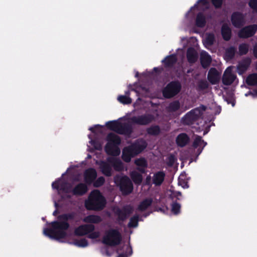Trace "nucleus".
Here are the masks:
<instances>
[{"mask_svg": "<svg viewBox=\"0 0 257 257\" xmlns=\"http://www.w3.org/2000/svg\"><path fill=\"white\" fill-rule=\"evenodd\" d=\"M71 218L70 215L65 214L60 216L57 221L52 222L51 229H44V234L50 238L58 240L65 238L67 236L66 230L69 227L67 221Z\"/></svg>", "mask_w": 257, "mask_h": 257, "instance_id": "obj_1", "label": "nucleus"}, {"mask_svg": "<svg viewBox=\"0 0 257 257\" xmlns=\"http://www.w3.org/2000/svg\"><path fill=\"white\" fill-rule=\"evenodd\" d=\"M150 121V118L143 117L139 118H133L127 122L122 119L119 121H112L107 122L106 125L110 130L119 134H128L131 131L133 123L146 124Z\"/></svg>", "mask_w": 257, "mask_h": 257, "instance_id": "obj_2", "label": "nucleus"}, {"mask_svg": "<svg viewBox=\"0 0 257 257\" xmlns=\"http://www.w3.org/2000/svg\"><path fill=\"white\" fill-rule=\"evenodd\" d=\"M85 204L87 209L89 210H98L104 206L105 200L100 192L95 190L90 193Z\"/></svg>", "mask_w": 257, "mask_h": 257, "instance_id": "obj_3", "label": "nucleus"}, {"mask_svg": "<svg viewBox=\"0 0 257 257\" xmlns=\"http://www.w3.org/2000/svg\"><path fill=\"white\" fill-rule=\"evenodd\" d=\"M146 146L145 141L140 140L130 147L125 148L122 152L123 160L126 162H130L132 157L141 153Z\"/></svg>", "mask_w": 257, "mask_h": 257, "instance_id": "obj_4", "label": "nucleus"}, {"mask_svg": "<svg viewBox=\"0 0 257 257\" xmlns=\"http://www.w3.org/2000/svg\"><path fill=\"white\" fill-rule=\"evenodd\" d=\"M107 143L105 146V151L109 155L117 156L120 154L118 145L120 143L119 138L115 134H110L107 137Z\"/></svg>", "mask_w": 257, "mask_h": 257, "instance_id": "obj_5", "label": "nucleus"}, {"mask_svg": "<svg viewBox=\"0 0 257 257\" xmlns=\"http://www.w3.org/2000/svg\"><path fill=\"white\" fill-rule=\"evenodd\" d=\"M182 86L178 80L169 82L162 90L163 96L166 98H171L177 95L181 90Z\"/></svg>", "mask_w": 257, "mask_h": 257, "instance_id": "obj_6", "label": "nucleus"}, {"mask_svg": "<svg viewBox=\"0 0 257 257\" xmlns=\"http://www.w3.org/2000/svg\"><path fill=\"white\" fill-rule=\"evenodd\" d=\"M121 235L115 229H110L107 231L103 237L104 243L110 245H115L121 241Z\"/></svg>", "mask_w": 257, "mask_h": 257, "instance_id": "obj_7", "label": "nucleus"}, {"mask_svg": "<svg viewBox=\"0 0 257 257\" xmlns=\"http://www.w3.org/2000/svg\"><path fill=\"white\" fill-rule=\"evenodd\" d=\"M114 180L115 183L119 186L123 194H127L132 191L133 184L127 177H117Z\"/></svg>", "mask_w": 257, "mask_h": 257, "instance_id": "obj_8", "label": "nucleus"}, {"mask_svg": "<svg viewBox=\"0 0 257 257\" xmlns=\"http://www.w3.org/2000/svg\"><path fill=\"white\" fill-rule=\"evenodd\" d=\"M257 31V25L246 26L241 29L238 33L240 38L246 39L252 37Z\"/></svg>", "mask_w": 257, "mask_h": 257, "instance_id": "obj_9", "label": "nucleus"}, {"mask_svg": "<svg viewBox=\"0 0 257 257\" xmlns=\"http://www.w3.org/2000/svg\"><path fill=\"white\" fill-rule=\"evenodd\" d=\"M232 24L235 28H240L244 24V18L242 13L239 12H233L231 16Z\"/></svg>", "mask_w": 257, "mask_h": 257, "instance_id": "obj_10", "label": "nucleus"}, {"mask_svg": "<svg viewBox=\"0 0 257 257\" xmlns=\"http://www.w3.org/2000/svg\"><path fill=\"white\" fill-rule=\"evenodd\" d=\"M53 188H55L58 190V193L60 194L63 193V192L69 193L71 191V188L69 185L67 184L64 183L63 180L62 179H60L56 182L52 183Z\"/></svg>", "mask_w": 257, "mask_h": 257, "instance_id": "obj_11", "label": "nucleus"}, {"mask_svg": "<svg viewBox=\"0 0 257 257\" xmlns=\"http://www.w3.org/2000/svg\"><path fill=\"white\" fill-rule=\"evenodd\" d=\"M236 78V76L231 71L230 67H228L224 72L222 77V83L225 85L231 84Z\"/></svg>", "mask_w": 257, "mask_h": 257, "instance_id": "obj_12", "label": "nucleus"}, {"mask_svg": "<svg viewBox=\"0 0 257 257\" xmlns=\"http://www.w3.org/2000/svg\"><path fill=\"white\" fill-rule=\"evenodd\" d=\"M177 62V58L176 54H171L166 56L162 63L166 68H172Z\"/></svg>", "mask_w": 257, "mask_h": 257, "instance_id": "obj_13", "label": "nucleus"}, {"mask_svg": "<svg viewBox=\"0 0 257 257\" xmlns=\"http://www.w3.org/2000/svg\"><path fill=\"white\" fill-rule=\"evenodd\" d=\"M251 62V59L246 57L239 63L237 67V71L239 74L244 73L248 69Z\"/></svg>", "mask_w": 257, "mask_h": 257, "instance_id": "obj_14", "label": "nucleus"}, {"mask_svg": "<svg viewBox=\"0 0 257 257\" xmlns=\"http://www.w3.org/2000/svg\"><path fill=\"white\" fill-rule=\"evenodd\" d=\"M94 229V225L92 224L82 225L75 229L76 234L78 235H84L91 232Z\"/></svg>", "mask_w": 257, "mask_h": 257, "instance_id": "obj_15", "label": "nucleus"}, {"mask_svg": "<svg viewBox=\"0 0 257 257\" xmlns=\"http://www.w3.org/2000/svg\"><path fill=\"white\" fill-rule=\"evenodd\" d=\"M200 60L202 67L203 68H206L210 66L212 59L207 52L202 51L200 53Z\"/></svg>", "mask_w": 257, "mask_h": 257, "instance_id": "obj_16", "label": "nucleus"}, {"mask_svg": "<svg viewBox=\"0 0 257 257\" xmlns=\"http://www.w3.org/2000/svg\"><path fill=\"white\" fill-rule=\"evenodd\" d=\"M219 73L215 68H211L209 70L207 75V78L209 81L212 84H215L219 81Z\"/></svg>", "mask_w": 257, "mask_h": 257, "instance_id": "obj_17", "label": "nucleus"}, {"mask_svg": "<svg viewBox=\"0 0 257 257\" xmlns=\"http://www.w3.org/2000/svg\"><path fill=\"white\" fill-rule=\"evenodd\" d=\"M206 145V143L202 140L201 138L199 136H196L195 137L193 147L195 149H197V153L199 154L202 152L204 147Z\"/></svg>", "mask_w": 257, "mask_h": 257, "instance_id": "obj_18", "label": "nucleus"}, {"mask_svg": "<svg viewBox=\"0 0 257 257\" xmlns=\"http://www.w3.org/2000/svg\"><path fill=\"white\" fill-rule=\"evenodd\" d=\"M186 56L188 62L190 64L195 63L198 59V54L195 50L192 48L188 49Z\"/></svg>", "mask_w": 257, "mask_h": 257, "instance_id": "obj_19", "label": "nucleus"}, {"mask_svg": "<svg viewBox=\"0 0 257 257\" xmlns=\"http://www.w3.org/2000/svg\"><path fill=\"white\" fill-rule=\"evenodd\" d=\"M176 141L178 146L183 147L188 143L189 138L186 134L182 133L177 136Z\"/></svg>", "mask_w": 257, "mask_h": 257, "instance_id": "obj_20", "label": "nucleus"}, {"mask_svg": "<svg viewBox=\"0 0 257 257\" xmlns=\"http://www.w3.org/2000/svg\"><path fill=\"white\" fill-rule=\"evenodd\" d=\"M221 35L223 39L225 41H229L231 37V30L230 28L226 24L222 25L221 30Z\"/></svg>", "mask_w": 257, "mask_h": 257, "instance_id": "obj_21", "label": "nucleus"}, {"mask_svg": "<svg viewBox=\"0 0 257 257\" xmlns=\"http://www.w3.org/2000/svg\"><path fill=\"white\" fill-rule=\"evenodd\" d=\"M206 23V18L204 14L202 12L198 13L195 20L196 26L199 28H203L205 27Z\"/></svg>", "mask_w": 257, "mask_h": 257, "instance_id": "obj_22", "label": "nucleus"}, {"mask_svg": "<svg viewBox=\"0 0 257 257\" xmlns=\"http://www.w3.org/2000/svg\"><path fill=\"white\" fill-rule=\"evenodd\" d=\"M153 203V200L151 198H146L142 200L138 205V209L139 211H144L149 208Z\"/></svg>", "mask_w": 257, "mask_h": 257, "instance_id": "obj_23", "label": "nucleus"}, {"mask_svg": "<svg viewBox=\"0 0 257 257\" xmlns=\"http://www.w3.org/2000/svg\"><path fill=\"white\" fill-rule=\"evenodd\" d=\"M96 177V173L94 169H89L85 173V180L86 183H91Z\"/></svg>", "mask_w": 257, "mask_h": 257, "instance_id": "obj_24", "label": "nucleus"}, {"mask_svg": "<svg viewBox=\"0 0 257 257\" xmlns=\"http://www.w3.org/2000/svg\"><path fill=\"white\" fill-rule=\"evenodd\" d=\"M236 52V49L233 46H230L226 49L225 52V57L228 60L232 59Z\"/></svg>", "mask_w": 257, "mask_h": 257, "instance_id": "obj_25", "label": "nucleus"}, {"mask_svg": "<svg viewBox=\"0 0 257 257\" xmlns=\"http://www.w3.org/2000/svg\"><path fill=\"white\" fill-rule=\"evenodd\" d=\"M83 221L86 223H97L101 221V218L97 215H89L84 217Z\"/></svg>", "mask_w": 257, "mask_h": 257, "instance_id": "obj_26", "label": "nucleus"}, {"mask_svg": "<svg viewBox=\"0 0 257 257\" xmlns=\"http://www.w3.org/2000/svg\"><path fill=\"white\" fill-rule=\"evenodd\" d=\"M87 190V189L86 185L80 184L73 190V193L76 195H82L86 192Z\"/></svg>", "mask_w": 257, "mask_h": 257, "instance_id": "obj_27", "label": "nucleus"}, {"mask_svg": "<svg viewBox=\"0 0 257 257\" xmlns=\"http://www.w3.org/2000/svg\"><path fill=\"white\" fill-rule=\"evenodd\" d=\"M246 83L249 86L257 85V73H252L249 75L246 78Z\"/></svg>", "mask_w": 257, "mask_h": 257, "instance_id": "obj_28", "label": "nucleus"}, {"mask_svg": "<svg viewBox=\"0 0 257 257\" xmlns=\"http://www.w3.org/2000/svg\"><path fill=\"white\" fill-rule=\"evenodd\" d=\"M165 174L163 172H158L153 177V183L156 185H160L163 181Z\"/></svg>", "mask_w": 257, "mask_h": 257, "instance_id": "obj_29", "label": "nucleus"}, {"mask_svg": "<svg viewBox=\"0 0 257 257\" xmlns=\"http://www.w3.org/2000/svg\"><path fill=\"white\" fill-rule=\"evenodd\" d=\"M108 162L113 165L114 169L117 171L121 170L123 168L122 163L119 160L114 158L110 159L108 160Z\"/></svg>", "mask_w": 257, "mask_h": 257, "instance_id": "obj_30", "label": "nucleus"}, {"mask_svg": "<svg viewBox=\"0 0 257 257\" xmlns=\"http://www.w3.org/2000/svg\"><path fill=\"white\" fill-rule=\"evenodd\" d=\"M135 164L138 166V169L142 172L145 171V168L147 167V163L144 159H139L135 161Z\"/></svg>", "mask_w": 257, "mask_h": 257, "instance_id": "obj_31", "label": "nucleus"}, {"mask_svg": "<svg viewBox=\"0 0 257 257\" xmlns=\"http://www.w3.org/2000/svg\"><path fill=\"white\" fill-rule=\"evenodd\" d=\"M249 50V45L246 43L240 44L238 46V53L240 56L246 55Z\"/></svg>", "mask_w": 257, "mask_h": 257, "instance_id": "obj_32", "label": "nucleus"}, {"mask_svg": "<svg viewBox=\"0 0 257 257\" xmlns=\"http://www.w3.org/2000/svg\"><path fill=\"white\" fill-rule=\"evenodd\" d=\"M100 166L101 171L104 175L106 176L111 175V168L107 163L101 162Z\"/></svg>", "mask_w": 257, "mask_h": 257, "instance_id": "obj_33", "label": "nucleus"}, {"mask_svg": "<svg viewBox=\"0 0 257 257\" xmlns=\"http://www.w3.org/2000/svg\"><path fill=\"white\" fill-rule=\"evenodd\" d=\"M117 100L120 103L123 104H129L132 102L130 97L127 95H119L117 97Z\"/></svg>", "mask_w": 257, "mask_h": 257, "instance_id": "obj_34", "label": "nucleus"}, {"mask_svg": "<svg viewBox=\"0 0 257 257\" xmlns=\"http://www.w3.org/2000/svg\"><path fill=\"white\" fill-rule=\"evenodd\" d=\"M131 177L134 183L136 184H140L142 181V176L136 171L132 172Z\"/></svg>", "mask_w": 257, "mask_h": 257, "instance_id": "obj_35", "label": "nucleus"}, {"mask_svg": "<svg viewBox=\"0 0 257 257\" xmlns=\"http://www.w3.org/2000/svg\"><path fill=\"white\" fill-rule=\"evenodd\" d=\"M215 41V37L213 34H209L205 40V43L208 46H212Z\"/></svg>", "mask_w": 257, "mask_h": 257, "instance_id": "obj_36", "label": "nucleus"}, {"mask_svg": "<svg viewBox=\"0 0 257 257\" xmlns=\"http://www.w3.org/2000/svg\"><path fill=\"white\" fill-rule=\"evenodd\" d=\"M208 83L207 81L201 80L198 82V87L201 90H204L208 87Z\"/></svg>", "mask_w": 257, "mask_h": 257, "instance_id": "obj_37", "label": "nucleus"}, {"mask_svg": "<svg viewBox=\"0 0 257 257\" xmlns=\"http://www.w3.org/2000/svg\"><path fill=\"white\" fill-rule=\"evenodd\" d=\"M180 106V104L179 101L175 100L171 103L170 105V108L173 111H177Z\"/></svg>", "mask_w": 257, "mask_h": 257, "instance_id": "obj_38", "label": "nucleus"}, {"mask_svg": "<svg viewBox=\"0 0 257 257\" xmlns=\"http://www.w3.org/2000/svg\"><path fill=\"white\" fill-rule=\"evenodd\" d=\"M148 132L151 135H157L160 132V129L158 126H154L149 128L148 130Z\"/></svg>", "mask_w": 257, "mask_h": 257, "instance_id": "obj_39", "label": "nucleus"}, {"mask_svg": "<svg viewBox=\"0 0 257 257\" xmlns=\"http://www.w3.org/2000/svg\"><path fill=\"white\" fill-rule=\"evenodd\" d=\"M138 217L135 216L132 217L128 224V226L130 227H135L138 226Z\"/></svg>", "mask_w": 257, "mask_h": 257, "instance_id": "obj_40", "label": "nucleus"}, {"mask_svg": "<svg viewBox=\"0 0 257 257\" xmlns=\"http://www.w3.org/2000/svg\"><path fill=\"white\" fill-rule=\"evenodd\" d=\"M180 205L178 203H173L172 206V211L174 214H177L180 212Z\"/></svg>", "mask_w": 257, "mask_h": 257, "instance_id": "obj_41", "label": "nucleus"}, {"mask_svg": "<svg viewBox=\"0 0 257 257\" xmlns=\"http://www.w3.org/2000/svg\"><path fill=\"white\" fill-rule=\"evenodd\" d=\"M167 194L172 198L181 196V193L180 192H176L172 190L168 191Z\"/></svg>", "mask_w": 257, "mask_h": 257, "instance_id": "obj_42", "label": "nucleus"}, {"mask_svg": "<svg viewBox=\"0 0 257 257\" xmlns=\"http://www.w3.org/2000/svg\"><path fill=\"white\" fill-rule=\"evenodd\" d=\"M248 5L252 10L257 11V0H249Z\"/></svg>", "mask_w": 257, "mask_h": 257, "instance_id": "obj_43", "label": "nucleus"}, {"mask_svg": "<svg viewBox=\"0 0 257 257\" xmlns=\"http://www.w3.org/2000/svg\"><path fill=\"white\" fill-rule=\"evenodd\" d=\"M182 177H183V176L182 175H181L179 177L178 184L179 185L181 186L183 188H187L188 187V185L187 182L183 181Z\"/></svg>", "mask_w": 257, "mask_h": 257, "instance_id": "obj_44", "label": "nucleus"}, {"mask_svg": "<svg viewBox=\"0 0 257 257\" xmlns=\"http://www.w3.org/2000/svg\"><path fill=\"white\" fill-rule=\"evenodd\" d=\"M223 0H211L213 5L215 8H220L222 4Z\"/></svg>", "mask_w": 257, "mask_h": 257, "instance_id": "obj_45", "label": "nucleus"}, {"mask_svg": "<svg viewBox=\"0 0 257 257\" xmlns=\"http://www.w3.org/2000/svg\"><path fill=\"white\" fill-rule=\"evenodd\" d=\"M76 245L79 247H85L88 245V243L86 239H81L76 242Z\"/></svg>", "mask_w": 257, "mask_h": 257, "instance_id": "obj_46", "label": "nucleus"}, {"mask_svg": "<svg viewBox=\"0 0 257 257\" xmlns=\"http://www.w3.org/2000/svg\"><path fill=\"white\" fill-rule=\"evenodd\" d=\"M104 182V179L103 177H99L94 182V186L95 187H99L102 185Z\"/></svg>", "mask_w": 257, "mask_h": 257, "instance_id": "obj_47", "label": "nucleus"}, {"mask_svg": "<svg viewBox=\"0 0 257 257\" xmlns=\"http://www.w3.org/2000/svg\"><path fill=\"white\" fill-rule=\"evenodd\" d=\"M116 213L117 215H118V217L121 220H123L124 218H126V215L124 213V211L119 210L118 209H117L116 210Z\"/></svg>", "mask_w": 257, "mask_h": 257, "instance_id": "obj_48", "label": "nucleus"}, {"mask_svg": "<svg viewBox=\"0 0 257 257\" xmlns=\"http://www.w3.org/2000/svg\"><path fill=\"white\" fill-rule=\"evenodd\" d=\"M100 233L98 231L92 232L89 235V237L92 239H95L99 236Z\"/></svg>", "mask_w": 257, "mask_h": 257, "instance_id": "obj_49", "label": "nucleus"}, {"mask_svg": "<svg viewBox=\"0 0 257 257\" xmlns=\"http://www.w3.org/2000/svg\"><path fill=\"white\" fill-rule=\"evenodd\" d=\"M89 138L90 139V143L92 144V145H94V147L96 149H97V150H99L101 148V145H94L93 144L94 143V142H93V141L92 140L90 136H89Z\"/></svg>", "mask_w": 257, "mask_h": 257, "instance_id": "obj_50", "label": "nucleus"}, {"mask_svg": "<svg viewBox=\"0 0 257 257\" xmlns=\"http://www.w3.org/2000/svg\"><path fill=\"white\" fill-rule=\"evenodd\" d=\"M253 54L254 56L257 58V43H256L253 46Z\"/></svg>", "mask_w": 257, "mask_h": 257, "instance_id": "obj_51", "label": "nucleus"}, {"mask_svg": "<svg viewBox=\"0 0 257 257\" xmlns=\"http://www.w3.org/2000/svg\"><path fill=\"white\" fill-rule=\"evenodd\" d=\"M97 128L98 125L95 126L94 127H90L89 128V130L92 131L95 134H97Z\"/></svg>", "mask_w": 257, "mask_h": 257, "instance_id": "obj_52", "label": "nucleus"}, {"mask_svg": "<svg viewBox=\"0 0 257 257\" xmlns=\"http://www.w3.org/2000/svg\"><path fill=\"white\" fill-rule=\"evenodd\" d=\"M198 3L202 4L203 5H206L208 4L207 0H199Z\"/></svg>", "mask_w": 257, "mask_h": 257, "instance_id": "obj_53", "label": "nucleus"}, {"mask_svg": "<svg viewBox=\"0 0 257 257\" xmlns=\"http://www.w3.org/2000/svg\"><path fill=\"white\" fill-rule=\"evenodd\" d=\"M251 93L253 96H257V88L253 89Z\"/></svg>", "mask_w": 257, "mask_h": 257, "instance_id": "obj_54", "label": "nucleus"}, {"mask_svg": "<svg viewBox=\"0 0 257 257\" xmlns=\"http://www.w3.org/2000/svg\"><path fill=\"white\" fill-rule=\"evenodd\" d=\"M196 111H197L198 112H201L200 110H198V109H192L190 111H189L188 112H190V113H192V112H196Z\"/></svg>", "mask_w": 257, "mask_h": 257, "instance_id": "obj_55", "label": "nucleus"}, {"mask_svg": "<svg viewBox=\"0 0 257 257\" xmlns=\"http://www.w3.org/2000/svg\"><path fill=\"white\" fill-rule=\"evenodd\" d=\"M130 91L129 90H127L125 91V95L130 96Z\"/></svg>", "mask_w": 257, "mask_h": 257, "instance_id": "obj_56", "label": "nucleus"}, {"mask_svg": "<svg viewBox=\"0 0 257 257\" xmlns=\"http://www.w3.org/2000/svg\"><path fill=\"white\" fill-rule=\"evenodd\" d=\"M201 108L202 111H205V110L206 109V106H205L204 105H201Z\"/></svg>", "mask_w": 257, "mask_h": 257, "instance_id": "obj_57", "label": "nucleus"}, {"mask_svg": "<svg viewBox=\"0 0 257 257\" xmlns=\"http://www.w3.org/2000/svg\"><path fill=\"white\" fill-rule=\"evenodd\" d=\"M154 71H155V72H158V71H159V68H157V67H155V68H154Z\"/></svg>", "mask_w": 257, "mask_h": 257, "instance_id": "obj_58", "label": "nucleus"}, {"mask_svg": "<svg viewBox=\"0 0 257 257\" xmlns=\"http://www.w3.org/2000/svg\"><path fill=\"white\" fill-rule=\"evenodd\" d=\"M118 257H125V255H124L123 254H120Z\"/></svg>", "mask_w": 257, "mask_h": 257, "instance_id": "obj_59", "label": "nucleus"}, {"mask_svg": "<svg viewBox=\"0 0 257 257\" xmlns=\"http://www.w3.org/2000/svg\"><path fill=\"white\" fill-rule=\"evenodd\" d=\"M135 76L136 77H138L139 76V72H137V73L136 74Z\"/></svg>", "mask_w": 257, "mask_h": 257, "instance_id": "obj_60", "label": "nucleus"}, {"mask_svg": "<svg viewBox=\"0 0 257 257\" xmlns=\"http://www.w3.org/2000/svg\"><path fill=\"white\" fill-rule=\"evenodd\" d=\"M255 68L257 70V63L255 64Z\"/></svg>", "mask_w": 257, "mask_h": 257, "instance_id": "obj_61", "label": "nucleus"}, {"mask_svg": "<svg viewBox=\"0 0 257 257\" xmlns=\"http://www.w3.org/2000/svg\"><path fill=\"white\" fill-rule=\"evenodd\" d=\"M149 179L150 180V178H147V180H148Z\"/></svg>", "mask_w": 257, "mask_h": 257, "instance_id": "obj_62", "label": "nucleus"}, {"mask_svg": "<svg viewBox=\"0 0 257 257\" xmlns=\"http://www.w3.org/2000/svg\"><path fill=\"white\" fill-rule=\"evenodd\" d=\"M131 112H132V113L135 112V110H133Z\"/></svg>", "mask_w": 257, "mask_h": 257, "instance_id": "obj_63", "label": "nucleus"}]
</instances>
